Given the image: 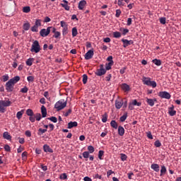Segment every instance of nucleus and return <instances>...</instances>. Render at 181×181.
I'll return each instance as SVG.
<instances>
[{"label": "nucleus", "mask_w": 181, "mask_h": 181, "mask_svg": "<svg viewBox=\"0 0 181 181\" xmlns=\"http://www.w3.org/2000/svg\"><path fill=\"white\" fill-rule=\"evenodd\" d=\"M23 12L24 13H29L30 12V6H25L23 8Z\"/></svg>", "instance_id": "obj_35"}, {"label": "nucleus", "mask_w": 181, "mask_h": 181, "mask_svg": "<svg viewBox=\"0 0 181 181\" xmlns=\"http://www.w3.org/2000/svg\"><path fill=\"white\" fill-rule=\"evenodd\" d=\"M159 21H160V23H161V25H165L166 23V18H165V17L160 18Z\"/></svg>", "instance_id": "obj_51"}, {"label": "nucleus", "mask_w": 181, "mask_h": 181, "mask_svg": "<svg viewBox=\"0 0 181 181\" xmlns=\"http://www.w3.org/2000/svg\"><path fill=\"white\" fill-rule=\"evenodd\" d=\"M71 109H69L65 113H64V117H69L71 114Z\"/></svg>", "instance_id": "obj_54"}, {"label": "nucleus", "mask_w": 181, "mask_h": 181, "mask_svg": "<svg viewBox=\"0 0 181 181\" xmlns=\"http://www.w3.org/2000/svg\"><path fill=\"white\" fill-rule=\"evenodd\" d=\"M103 156H104V151H99L98 152V158L100 160H103Z\"/></svg>", "instance_id": "obj_43"}, {"label": "nucleus", "mask_w": 181, "mask_h": 181, "mask_svg": "<svg viewBox=\"0 0 181 181\" xmlns=\"http://www.w3.org/2000/svg\"><path fill=\"white\" fill-rule=\"evenodd\" d=\"M152 63L156 64V66H161L162 65V61H160V59H153Z\"/></svg>", "instance_id": "obj_27"}, {"label": "nucleus", "mask_w": 181, "mask_h": 181, "mask_svg": "<svg viewBox=\"0 0 181 181\" xmlns=\"http://www.w3.org/2000/svg\"><path fill=\"white\" fill-rule=\"evenodd\" d=\"M121 10L119 9H117L116 10V14H115V16L116 18H119V16H121Z\"/></svg>", "instance_id": "obj_58"}, {"label": "nucleus", "mask_w": 181, "mask_h": 181, "mask_svg": "<svg viewBox=\"0 0 181 181\" xmlns=\"http://www.w3.org/2000/svg\"><path fill=\"white\" fill-rule=\"evenodd\" d=\"M26 115H28V117H33L34 115L33 110L31 109H28L26 110Z\"/></svg>", "instance_id": "obj_39"}, {"label": "nucleus", "mask_w": 181, "mask_h": 181, "mask_svg": "<svg viewBox=\"0 0 181 181\" xmlns=\"http://www.w3.org/2000/svg\"><path fill=\"white\" fill-rule=\"evenodd\" d=\"M143 84L148 86V87H152V88H156L157 83L155 81H151V78L144 76L142 78Z\"/></svg>", "instance_id": "obj_3"}, {"label": "nucleus", "mask_w": 181, "mask_h": 181, "mask_svg": "<svg viewBox=\"0 0 181 181\" xmlns=\"http://www.w3.org/2000/svg\"><path fill=\"white\" fill-rule=\"evenodd\" d=\"M83 157L85 159H88V158L90 157V153L88 151H85L83 153Z\"/></svg>", "instance_id": "obj_49"}, {"label": "nucleus", "mask_w": 181, "mask_h": 181, "mask_svg": "<svg viewBox=\"0 0 181 181\" xmlns=\"http://www.w3.org/2000/svg\"><path fill=\"white\" fill-rule=\"evenodd\" d=\"M30 52L32 53H39L40 52V45L39 41L35 40L31 46Z\"/></svg>", "instance_id": "obj_4"}, {"label": "nucleus", "mask_w": 181, "mask_h": 181, "mask_svg": "<svg viewBox=\"0 0 181 181\" xmlns=\"http://www.w3.org/2000/svg\"><path fill=\"white\" fill-rule=\"evenodd\" d=\"M29 91V88L28 86H24L23 88L21 89L20 93H23V94H26Z\"/></svg>", "instance_id": "obj_37"}, {"label": "nucleus", "mask_w": 181, "mask_h": 181, "mask_svg": "<svg viewBox=\"0 0 181 181\" xmlns=\"http://www.w3.org/2000/svg\"><path fill=\"white\" fill-rule=\"evenodd\" d=\"M105 73H107V70L106 69H98L96 70V72L95 73V74L96 76H104V74H105Z\"/></svg>", "instance_id": "obj_13"}, {"label": "nucleus", "mask_w": 181, "mask_h": 181, "mask_svg": "<svg viewBox=\"0 0 181 181\" xmlns=\"http://www.w3.org/2000/svg\"><path fill=\"white\" fill-rule=\"evenodd\" d=\"M0 104L3 106V107H9L11 106V104H12V103L9 100H0Z\"/></svg>", "instance_id": "obj_17"}, {"label": "nucleus", "mask_w": 181, "mask_h": 181, "mask_svg": "<svg viewBox=\"0 0 181 181\" xmlns=\"http://www.w3.org/2000/svg\"><path fill=\"white\" fill-rule=\"evenodd\" d=\"M82 78V81L83 84H87V81L88 80V76H87V74H83Z\"/></svg>", "instance_id": "obj_38"}, {"label": "nucleus", "mask_w": 181, "mask_h": 181, "mask_svg": "<svg viewBox=\"0 0 181 181\" xmlns=\"http://www.w3.org/2000/svg\"><path fill=\"white\" fill-rule=\"evenodd\" d=\"M0 112L1 113L5 112V106H2L1 104H0Z\"/></svg>", "instance_id": "obj_63"}, {"label": "nucleus", "mask_w": 181, "mask_h": 181, "mask_svg": "<svg viewBox=\"0 0 181 181\" xmlns=\"http://www.w3.org/2000/svg\"><path fill=\"white\" fill-rule=\"evenodd\" d=\"M41 112L42 118H46V116L47 115V110L46 109V107H45V105H42L41 107Z\"/></svg>", "instance_id": "obj_16"}, {"label": "nucleus", "mask_w": 181, "mask_h": 181, "mask_svg": "<svg viewBox=\"0 0 181 181\" xmlns=\"http://www.w3.org/2000/svg\"><path fill=\"white\" fill-rule=\"evenodd\" d=\"M60 25H61V28H63V29L66 28H69V25L67 24V23L64 22V21H60Z\"/></svg>", "instance_id": "obj_41"}, {"label": "nucleus", "mask_w": 181, "mask_h": 181, "mask_svg": "<svg viewBox=\"0 0 181 181\" xmlns=\"http://www.w3.org/2000/svg\"><path fill=\"white\" fill-rule=\"evenodd\" d=\"M23 29H24L25 30H29V29H30V23H24L23 25Z\"/></svg>", "instance_id": "obj_33"}, {"label": "nucleus", "mask_w": 181, "mask_h": 181, "mask_svg": "<svg viewBox=\"0 0 181 181\" xmlns=\"http://www.w3.org/2000/svg\"><path fill=\"white\" fill-rule=\"evenodd\" d=\"M34 25L37 26V28H39V26H42V20H36Z\"/></svg>", "instance_id": "obj_46"}, {"label": "nucleus", "mask_w": 181, "mask_h": 181, "mask_svg": "<svg viewBox=\"0 0 181 181\" xmlns=\"http://www.w3.org/2000/svg\"><path fill=\"white\" fill-rule=\"evenodd\" d=\"M119 31L122 33L123 36H125L127 33H129V30H128L127 28H121L119 29Z\"/></svg>", "instance_id": "obj_32"}, {"label": "nucleus", "mask_w": 181, "mask_h": 181, "mask_svg": "<svg viewBox=\"0 0 181 181\" xmlns=\"http://www.w3.org/2000/svg\"><path fill=\"white\" fill-rule=\"evenodd\" d=\"M127 118H128L127 112L124 113L122 117H120V119H119L120 122H125V119H127Z\"/></svg>", "instance_id": "obj_31"}, {"label": "nucleus", "mask_w": 181, "mask_h": 181, "mask_svg": "<svg viewBox=\"0 0 181 181\" xmlns=\"http://www.w3.org/2000/svg\"><path fill=\"white\" fill-rule=\"evenodd\" d=\"M117 132L119 136H124V134H125V129H124L122 126H119Z\"/></svg>", "instance_id": "obj_15"}, {"label": "nucleus", "mask_w": 181, "mask_h": 181, "mask_svg": "<svg viewBox=\"0 0 181 181\" xmlns=\"http://www.w3.org/2000/svg\"><path fill=\"white\" fill-rule=\"evenodd\" d=\"M3 137L4 138V139H7V141H11L12 139V136H11V134H9V132H4Z\"/></svg>", "instance_id": "obj_20"}, {"label": "nucleus", "mask_w": 181, "mask_h": 181, "mask_svg": "<svg viewBox=\"0 0 181 181\" xmlns=\"http://www.w3.org/2000/svg\"><path fill=\"white\" fill-rule=\"evenodd\" d=\"M120 156H121V160H122V162H125V160L128 159V156H127V155H125L124 153H121Z\"/></svg>", "instance_id": "obj_44"}, {"label": "nucleus", "mask_w": 181, "mask_h": 181, "mask_svg": "<svg viewBox=\"0 0 181 181\" xmlns=\"http://www.w3.org/2000/svg\"><path fill=\"white\" fill-rule=\"evenodd\" d=\"M110 126L112 127V128H114L115 129H118V123H117L115 120H112L110 122Z\"/></svg>", "instance_id": "obj_25"}, {"label": "nucleus", "mask_w": 181, "mask_h": 181, "mask_svg": "<svg viewBox=\"0 0 181 181\" xmlns=\"http://www.w3.org/2000/svg\"><path fill=\"white\" fill-rule=\"evenodd\" d=\"M47 119H49V121H52V122H54V123L57 122V118L54 116L48 117Z\"/></svg>", "instance_id": "obj_48"}, {"label": "nucleus", "mask_w": 181, "mask_h": 181, "mask_svg": "<svg viewBox=\"0 0 181 181\" xmlns=\"http://www.w3.org/2000/svg\"><path fill=\"white\" fill-rule=\"evenodd\" d=\"M23 112H25V110H21V111L17 112L16 117L18 118V119H21V118H22V115H23Z\"/></svg>", "instance_id": "obj_30"}, {"label": "nucleus", "mask_w": 181, "mask_h": 181, "mask_svg": "<svg viewBox=\"0 0 181 181\" xmlns=\"http://www.w3.org/2000/svg\"><path fill=\"white\" fill-rule=\"evenodd\" d=\"M151 168L154 170V172H159L160 170V167L158 165V164H156V163H153L151 164Z\"/></svg>", "instance_id": "obj_19"}, {"label": "nucleus", "mask_w": 181, "mask_h": 181, "mask_svg": "<svg viewBox=\"0 0 181 181\" xmlns=\"http://www.w3.org/2000/svg\"><path fill=\"white\" fill-rule=\"evenodd\" d=\"M158 97H160V98H165V100H170V97H172V95H170V93H169L168 92L161 91L159 92Z\"/></svg>", "instance_id": "obj_6"}, {"label": "nucleus", "mask_w": 181, "mask_h": 181, "mask_svg": "<svg viewBox=\"0 0 181 181\" xmlns=\"http://www.w3.org/2000/svg\"><path fill=\"white\" fill-rule=\"evenodd\" d=\"M46 132H47V129L40 128L37 131V135L38 136H42V135Z\"/></svg>", "instance_id": "obj_23"}, {"label": "nucleus", "mask_w": 181, "mask_h": 181, "mask_svg": "<svg viewBox=\"0 0 181 181\" xmlns=\"http://www.w3.org/2000/svg\"><path fill=\"white\" fill-rule=\"evenodd\" d=\"M59 178L64 180L66 179H67V174L66 173H62L59 175Z\"/></svg>", "instance_id": "obj_52"}, {"label": "nucleus", "mask_w": 181, "mask_h": 181, "mask_svg": "<svg viewBox=\"0 0 181 181\" xmlns=\"http://www.w3.org/2000/svg\"><path fill=\"white\" fill-rule=\"evenodd\" d=\"M66 106L67 100H65L64 99H60L55 103L54 108H56L57 111H62V110H64Z\"/></svg>", "instance_id": "obj_2"}, {"label": "nucleus", "mask_w": 181, "mask_h": 181, "mask_svg": "<svg viewBox=\"0 0 181 181\" xmlns=\"http://www.w3.org/2000/svg\"><path fill=\"white\" fill-rule=\"evenodd\" d=\"M168 114L170 117H175L176 115V110H175V106L172 105L168 107Z\"/></svg>", "instance_id": "obj_10"}, {"label": "nucleus", "mask_w": 181, "mask_h": 181, "mask_svg": "<svg viewBox=\"0 0 181 181\" xmlns=\"http://www.w3.org/2000/svg\"><path fill=\"white\" fill-rule=\"evenodd\" d=\"M78 35V31L77 30V28L74 27L72 28V37H76Z\"/></svg>", "instance_id": "obj_29"}, {"label": "nucleus", "mask_w": 181, "mask_h": 181, "mask_svg": "<svg viewBox=\"0 0 181 181\" xmlns=\"http://www.w3.org/2000/svg\"><path fill=\"white\" fill-rule=\"evenodd\" d=\"M130 103H132V105H136L137 107H141V105H142V103L138 102L136 99L132 100Z\"/></svg>", "instance_id": "obj_28"}, {"label": "nucleus", "mask_w": 181, "mask_h": 181, "mask_svg": "<svg viewBox=\"0 0 181 181\" xmlns=\"http://www.w3.org/2000/svg\"><path fill=\"white\" fill-rule=\"evenodd\" d=\"M78 125V123L77 122H70L68 123V129H71V128H74Z\"/></svg>", "instance_id": "obj_18"}, {"label": "nucleus", "mask_w": 181, "mask_h": 181, "mask_svg": "<svg viewBox=\"0 0 181 181\" xmlns=\"http://www.w3.org/2000/svg\"><path fill=\"white\" fill-rule=\"evenodd\" d=\"M33 62H35V58H29L28 59H27V61L25 62V64L27 66H32V64H33Z\"/></svg>", "instance_id": "obj_24"}, {"label": "nucleus", "mask_w": 181, "mask_h": 181, "mask_svg": "<svg viewBox=\"0 0 181 181\" xmlns=\"http://www.w3.org/2000/svg\"><path fill=\"white\" fill-rule=\"evenodd\" d=\"M113 37H115V39H119V37H121V33L118 31L114 32Z\"/></svg>", "instance_id": "obj_34"}, {"label": "nucleus", "mask_w": 181, "mask_h": 181, "mask_svg": "<svg viewBox=\"0 0 181 181\" xmlns=\"http://www.w3.org/2000/svg\"><path fill=\"white\" fill-rule=\"evenodd\" d=\"M27 80H28V83H33V81H35V76H29L27 77Z\"/></svg>", "instance_id": "obj_42"}, {"label": "nucleus", "mask_w": 181, "mask_h": 181, "mask_svg": "<svg viewBox=\"0 0 181 181\" xmlns=\"http://www.w3.org/2000/svg\"><path fill=\"white\" fill-rule=\"evenodd\" d=\"M86 5H87V1H86V0H81L78 3V8L80 11H83V9H84V7L86 6Z\"/></svg>", "instance_id": "obj_12"}, {"label": "nucleus", "mask_w": 181, "mask_h": 181, "mask_svg": "<svg viewBox=\"0 0 181 181\" xmlns=\"http://www.w3.org/2000/svg\"><path fill=\"white\" fill-rule=\"evenodd\" d=\"M38 28L37 26L36 25H33L32 28H31V31L32 32H38Z\"/></svg>", "instance_id": "obj_57"}, {"label": "nucleus", "mask_w": 181, "mask_h": 181, "mask_svg": "<svg viewBox=\"0 0 181 181\" xmlns=\"http://www.w3.org/2000/svg\"><path fill=\"white\" fill-rule=\"evenodd\" d=\"M122 42L123 43V47H128V46H131V45H134V40H128L127 39H122Z\"/></svg>", "instance_id": "obj_8"}, {"label": "nucleus", "mask_w": 181, "mask_h": 181, "mask_svg": "<svg viewBox=\"0 0 181 181\" xmlns=\"http://www.w3.org/2000/svg\"><path fill=\"white\" fill-rule=\"evenodd\" d=\"M88 151L89 153H94V147L93 146H88Z\"/></svg>", "instance_id": "obj_47"}, {"label": "nucleus", "mask_w": 181, "mask_h": 181, "mask_svg": "<svg viewBox=\"0 0 181 181\" xmlns=\"http://www.w3.org/2000/svg\"><path fill=\"white\" fill-rule=\"evenodd\" d=\"M121 88H122V90H124L125 93H127V91H129V90H131V88L127 83L122 84Z\"/></svg>", "instance_id": "obj_21"}, {"label": "nucleus", "mask_w": 181, "mask_h": 181, "mask_svg": "<svg viewBox=\"0 0 181 181\" xmlns=\"http://www.w3.org/2000/svg\"><path fill=\"white\" fill-rule=\"evenodd\" d=\"M69 33V27L62 29V36H66Z\"/></svg>", "instance_id": "obj_40"}, {"label": "nucleus", "mask_w": 181, "mask_h": 181, "mask_svg": "<svg viewBox=\"0 0 181 181\" xmlns=\"http://www.w3.org/2000/svg\"><path fill=\"white\" fill-rule=\"evenodd\" d=\"M63 3L61 4V6L64 8L65 11H70V7L69 6V1L67 0H63Z\"/></svg>", "instance_id": "obj_11"}, {"label": "nucleus", "mask_w": 181, "mask_h": 181, "mask_svg": "<svg viewBox=\"0 0 181 181\" xmlns=\"http://www.w3.org/2000/svg\"><path fill=\"white\" fill-rule=\"evenodd\" d=\"M112 66H114V64L112 63H106L105 64V70H111V67H112Z\"/></svg>", "instance_id": "obj_36"}, {"label": "nucleus", "mask_w": 181, "mask_h": 181, "mask_svg": "<svg viewBox=\"0 0 181 181\" xmlns=\"http://www.w3.org/2000/svg\"><path fill=\"white\" fill-rule=\"evenodd\" d=\"M19 80H21V77L16 76L6 83V90L7 93H12V91H13L15 84H16Z\"/></svg>", "instance_id": "obj_1"}, {"label": "nucleus", "mask_w": 181, "mask_h": 181, "mask_svg": "<svg viewBox=\"0 0 181 181\" xmlns=\"http://www.w3.org/2000/svg\"><path fill=\"white\" fill-rule=\"evenodd\" d=\"M166 167L165 165H161L160 176H163V175H166Z\"/></svg>", "instance_id": "obj_26"}, {"label": "nucleus", "mask_w": 181, "mask_h": 181, "mask_svg": "<svg viewBox=\"0 0 181 181\" xmlns=\"http://www.w3.org/2000/svg\"><path fill=\"white\" fill-rule=\"evenodd\" d=\"M43 151L44 152H45L46 153H53V149L52 148H50V146L47 145V144H45L43 146Z\"/></svg>", "instance_id": "obj_9"}, {"label": "nucleus", "mask_w": 181, "mask_h": 181, "mask_svg": "<svg viewBox=\"0 0 181 181\" xmlns=\"http://www.w3.org/2000/svg\"><path fill=\"white\" fill-rule=\"evenodd\" d=\"M125 70H127V67H123L119 70L120 74H125Z\"/></svg>", "instance_id": "obj_62"}, {"label": "nucleus", "mask_w": 181, "mask_h": 181, "mask_svg": "<svg viewBox=\"0 0 181 181\" xmlns=\"http://www.w3.org/2000/svg\"><path fill=\"white\" fill-rule=\"evenodd\" d=\"M123 105H124V103H122L119 100L115 101V107L117 108V110L121 109V107H122Z\"/></svg>", "instance_id": "obj_22"}, {"label": "nucleus", "mask_w": 181, "mask_h": 181, "mask_svg": "<svg viewBox=\"0 0 181 181\" xmlns=\"http://www.w3.org/2000/svg\"><path fill=\"white\" fill-rule=\"evenodd\" d=\"M35 117L36 121H40V119H42V115H40V113H37L35 114Z\"/></svg>", "instance_id": "obj_50"}, {"label": "nucleus", "mask_w": 181, "mask_h": 181, "mask_svg": "<svg viewBox=\"0 0 181 181\" xmlns=\"http://www.w3.org/2000/svg\"><path fill=\"white\" fill-rule=\"evenodd\" d=\"M107 61L109 62V63H112L114 64V61L112 60V56H109L107 58Z\"/></svg>", "instance_id": "obj_59"}, {"label": "nucleus", "mask_w": 181, "mask_h": 181, "mask_svg": "<svg viewBox=\"0 0 181 181\" xmlns=\"http://www.w3.org/2000/svg\"><path fill=\"white\" fill-rule=\"evenodd\" d=\"M61 35H62V33H60V32L59 31H57L53 35V37H55V39H58V37H60Z\"/></svg>", "instance_id": "obj_53"}, {"label": "nucleus", "mask_w": 181, "mask_h": 181, "mask_svg": "<svg viewBox=\"0 0 181 181\" xmlns=\"http://www.w3.org/2000/svg\"><path fill=\"white\" fill-rule=\"evenodd\" d=\"M52 30V27H48L47 29L42 28L40 31V35L42 37H46L50 35V31Z\"/></svg>", "instance_id": "obj_5"}, {"label": "nucleus", "mask_w": 181, "mask_h": 181, "mask_svg": "<svg viewBox=\"0 0 181 181\" xmlns=\"http://www.w3.org/2000/svg\"><path fill=\"white\" fill-rule=\"evenodd\" d=\"M4 149L6 152H11V146H9L8 144L4 146Z\"/></svg>", "instance_id": "obj_55"}, {"label": "nucleus", "mask_w": 181, "mask_h": 181, "mask_svg": "<svg viewBox=\"0 0 181 181\" xmlns=\"http://www.w3.org/2000/svg\"><path fill=\"white\" fill-rule=\"evenodd\" d=\"M93 56H94V50L90 49L86 53L85 59H86V60H90V59H93Z\"/></svg>", "instance_id": "obj_7"}, {"label": "nucleus", "mask_w": 181, "mask_h": 181, "mask_svg": "<svg viewBox=\"0 0 181 181\" xmlns=\"http://www.w3.org/2000/svg\"><path fill=\"white\" fill-rule=\"evenodd\" d=\"M146 103L150 105V107H153L155 105V103H156V98L151 99L146 98Z\"/></svg>", "instance_id": "obj_14"}, {"label": "nucleus", "mask_w": 181, "mask_h": 181, "mask_svg": "<svg viewBox=\"0 0 181 181\" xmlns=\"http://www.w3.org/2000/svg\"><path fill=\"white\" fill-rule=\"evenodd\" d=\"M2 78H3V81H8V80H9V76L8 75H4L2 76Z\"/></svg>", "instance_id": "obj_60"}, {"label": "nucleus", "mask_w": 181, "mask_h": 181, "mask_svg": "<svg viewBox=\"0 0 181 181\" xmlns=\"http://www.w3.org/2000/svg\"><path fill=\"white\" fill-rule=\"evenodd\" d=\"M107 115H104L102 118V122H107Z\"/></svg>", "instance_id": "obj_64"}, {"label": "nucleus", "mask_w": 181, "mask_h": 181, "mask_svg": "<svg viewBox=\"0 0 181 181\" xmlns=\"http://www.w3.org/2000/svg\"><path fill=\"white\" fill-rule=\"evenodd\" d=\"M132 25V18H127V26H131Z\"/></svg>", "instance_id": "obj_56"}, {"label": "nucleus", "mask_w": 181, "mask_h": 181, "mask_svg": "<svg viewBox=\"0 0 181 181\" xmlns=\"http://www.w3.org/2000/svg\"><path fill=\"white\" fill-rule=\"evenodd\" d=\"M21 156H22L23 159H26V158L28 156V152L24 151L23 153H22Z\"/></svg>", "instance_id": "obj_61"}, {"label": "nucleus", "mask_w": 181, "mask_h": 181, "mask_svg": "<svg viewBox=\"0 0 181 181\" xmlns=\"http://www.w3.org/2000/svg\"><path fill=\"white\" fill-rule=\"evenodd\" d=\"M154 145L156 148H160L162 146V143H160V141L159 140H156L154 142Z\"/></svg>", "instance_id": "obj_45"}]
</instances>
